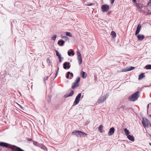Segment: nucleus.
<instances>
[{
  "mask_svg": "<svg viewBox=\"0 0 151 151\" xmlns=\"http://www.w3.org/2000/svg\"><path fill=\"white\" fill-rule=\"evenodd\" d=\"M74 93L73 91V90H71L70 93L68 95L66 96L65 95V98H67L68 97L71 96H72Z\"/></svg>",
  "mask_w": 151,
  "mask_h": 151,
  "instance_id": "412c9836",
  "label": "nucleus"
},
{
  "mask_svg": "<svg viewBox=\"0 0 151 151\" xmlns=\"http://www.w3.org/2000/svg\"><path fill=\"white\" fill-rule=\"evenodd\" d=\"M55 52L56 53V55L58 57H60V55L59 54L58 51L57 50H56Z\"/></svg>",
  "mask_w": 151,
  "mask_h": 151,
  "instance_id": "f704fd0d",
  "label": "nucleus"
},
{
  "mask_svg": "<svg viewBox=\"0 0 151 151\" xmlns=\"http://www.w3.org/2000/svg\"><path fill=\"white\" fill-rule=\"evenodd\" d=\"M111 34L113 37H116V33L112 31L111 32Z\"/></svg>",
  "mask_w": 151,
  "mask_h": 151,
  "instance_id": "bb28decb",
  "label": "nucleus"
},
{
  "mask_svg": "<svg viewBox=\"0 0 151 151\" xmlns=\"http://www.w3.org/2000/svg\"><path fill=\"white\" fill-rule=\"evenodd\" d=\"M149 104H148L147 106V109H148L149 108Z\"/></svg>",
  "mask_w": 151,
  "mask_h": 151,
  "instance_id": "a18cd8bd",
  "label": "nucleus"
},
{
  "mask_svg": "<svg viewBox=\"0 0 151 151\" xmlns=\"http://www.w3.org/2000/svg\"><path fill=\"white\" fill-rule=\"evenodd\" d=\"M144 74L143 73H142L140 75H139V79L140 80L142 78H143L144 77Z\"/></svg>",
  "mask_w": 151,
  "mask_h": 151,
  "instance_id": "5701e85b",
  "label": "nucleus"
},
{
  "mask_svg": "<svg viewBox=\"0 0 151 151\" xmlns=\"http://www.w3.org/2000/svg\"><path fill=\"white\" fill-rule=\"evenodd\" d=\"M70 72H67V75L66 76V78H69V74H70Z\"/></svg>",
  "mask_w": 151,
  "mask_h": 151,
  "instance_id": "2f4dec72",
  "label": "nucleus"
},
{
  "mask_svg": "<svg viewBox=\"0 0 151 151\" xmlns=\"http://www.w3.org/2000/svg\"><path fill=\"white\" fill-rule=\"evenodd\" d=\"M47 78H48V77H47Z\"/></svg>",
  "mask_w": 151,
  "mask_h": 151,
  "instance_id": "603ef678",
  "label": "nucleus"
},
{
  "mask_svg": "<svg viewBox=\"0 0 151 151\" xmlns=\"http://www.w3.org/2000/svg\"><path fill=\"white\" fill-rule=\"evenodd\" d=\"M57 37V36L55 35H53L52 37H51V38L53 40H55L56 39V38Z\"/></svg>",
  "mask_w": 151,
  "mask_h": 151,
  "instance_id": "7c9ffc66",
  "label": "nucleus"
},
{
  "mask_svg": "<svg viewBox=\"0 0 151 151\" xmlns=\"http://www.w3.org/2000/svg\"><path fill=\"white\" fill-rule=\"evenodd\" d=\"M101 8L102 11L105 12L108 11L109 9V6L106 4H104L102 6Z\"/></svg>",
  "mask_w": 151,
  "mask_h": 151,
  "instance_id": "0eeeda50",
  "label": "nucleus"
},
{
  "mask_svg": "<svg viewBox=\"0 0 151 151\" xmlns=\"http://www.w3.org/2000/svg\"><path fill=\"white\" fill-rule=\"evenodd\" d=\"M149 144L151 146V143H150Z\"/></svg>",
  "mask_w": 151,
  "mask_h": 151,
  "instance_id": "8fccbe9b",
  "label": "nucleus"
},
{
  "mask_svg": "<svg viewBox=\"0 0 151 151\" xmlns=\"http://www.w3.org/2000/svg\"><path fill=\"white\" fill-rule=\"evenodd\" d=\"M137 37L138 40L142 41L144 38L145 36L143 35H137Z\"/></svg>",
  "mask_w": 151,
  "mask_h": 151,
  "instance_id": "ddd939ff",
  "label": "nucleus"
},
{
  "mask_svg": "<svg viewBox=\"0 0 151 151\" xmlns=\"http://www.w3.org/2000/svg\"><path fill=\"white\" fill-rule=\"evenodd\" d=\"M64 41L63 40H60L58 41V44L60 46H62L64 45Z\"/></svg>",
  "mask_w": 151,
  "mask_h": 151,
  "instance_id": "dca6fc26",
  "label": "nucleus"
},
{
  "mask_svg": "<svg viewBox=\"0 0 151 151\" xmlns=\"http://www.w3.org/2000/svg\"><path fill=\"white\" fill-rule=\"evenodd\" d=\"M81 93H79L76 97L75 100L73 104L75 105L77 104L79 102L81 96Z\"/></svg>",
  "mask_w": 151,
  "mask_h": 151,
  "instance_id": "423d86ee",
  "label": "nucleus"
},
{
  "mask_svg": "<svg viewBox=\"0 0 151 151\" xmlns=\"http://www.w3.org/2000/svg\"><path fill=\"white\" fill-rule=\"evenodd\" d=\"M68 55L69 56H71V54H72L73 56L74 55V52L72 49L70 50V52L68 51Z\"/></svg>",
  "mask_w": 151,
  "mask_h": 151,
  "instance_id": "6ab92c4d",
  "label": "nucleus"
},
{
  "mask_svg": "<svg viewBox=\"0 0 151 151\" xmlns=\"http://www.w3.org/2000/svg\"><path fill=\"white\" fill-rule=\"evenodd\" d=\"M142 123L145 128H148L151 125L150 122L146 118H143Z\"/></svg>",
  "mask_w": 151,
  "mask_h": 151,
  "instance_id": "f03ea898",
  "label": "nucleus"
},
{
  "mask_svg": "<svg viewBox=\"0 0 151 151\" xmlns=\"http://www.w3.org/2000/svg\"><path fill=\"white\" fill-rule=\"evenodd\" d=\"M59 70V68L58 67V70H57V71H58V72Z\"/></svg>",
  "mask_w": 151,
  "mask_h": 151,
  "instance_id": "49530a36",
  "label": "nucleus"
},
{
  "mask_svg": "<svg viewBox=\"0 0 151 151\" xmlns=\"http://www.w3.org/2000/svg\"><path fill=\"white\" fill-rule=\"evenodd\" d=\"M103 126L102 125H101L99 127L98 129L99 131L101 132L102 133L103 132L102 131V129H103Z\"/></svg>",
  "mask_w": 151,
  "mask_h": 151,
  "instance_id": "b1692460",
  "label": "nucleus"
},
{
  "mask_svg": "<svg viewBox=\"0 0 151 151\" xmlns=\"http://www.w3.org/2000/svg\"><path fill=\"white\" fill-rule=\"evenodd\" d=\"M45 150H47V148H46V147L45 148Z\"/></svg>",
  "mask_w": 151,
  "mask_h": 151,
  "instance_id": "de8ad7c7",
  "label": "nucleus"
},
{
  "mask_svg": "<svg viewBox=\"0 0 151 151\" xmlns=\"http://www.w3.org/2000/svg\"><path fill=\"white\" fill-rule=\"evenodd\" d=\"M136 6L138 9L142 7V5L139 3H138L136 4Z\"/></svg>",
  "mask_w": 151,
  "mask_h": 151,
  "instance_id": "cd10ccee",
  "label": "nucleus"
},
{
  "mask_svg": "<svg viewBox=\"0 0 151 151\" xmlns=\"http://www.w3.org/2000/svg\"><path fill=\"white\" fill-rule=\"evenodd\" d=\"M124 130L125 134L127 136L128 135H129V134L130 132L128 130H127V129L125 128L124 129Z\"/></svg>",
  "mask_w": 151,
  "mask_h": 151,
  "instance_id": "4be33fe9",
  "label": "nucleus"
},
{
  "mask_svg": "<svg viewBox=\"0 0 151 151\" xmlns=\"http://www.w3.org/2000/svg\"><path fill=\"white\" fill-rule=\"evenodd\" d=\"M73 135H75L78 137L80 136L82 137H84L85 136H86L87 134L82 132L80 131L77 130L74 131L72 133Z\"/></svg>",
  "mask_w": 151,
  "mask_h": 151,
  "instance_id": "7ed1b4c3",
  "label": "nucleus"
},
{
  "mask_svg": "<svg viewBox=\"0 0 151 151\" xmlns=\"http://www.w3.org/2000/svg\"><path fill=\"white\" fill-rule=\"evenodd\" d=\"M17 105H18V109L20 108L23 110L24 109L23 108L22 106H21V105H20L19 104H17Z\"/></svg>",
  "mask_w": 151,
  "mask_h": 151,
  "instance_id": "72a5a7b5",
  "label": "nucleus"
},
{
  "mask_svg": "<svg viewBox=\"0 0 151 151\" xmlns=\"http://www.w3.org/2000/svg\"><path fill=\"white\" fill-rule=\"evenodd\" d=\"M114 0H111V3L112 4L114 2Z\"/></svg>",
  "mask_w": 151,
  "mask_h": 151,
  "instance_id": "58836bf2",
  "label": "nucleus"
},
{
  "mask_svg": "<svg viewBox=\"0 0 151 151\" xmlns=\"http://www.w3.org/2000/svg\"><path fill=\"white\" fill-rule=\"evenodd\" d=\"M47 62L48 63H50V60L49 59L47 58Z\"/></svg>",
  "mask_w": 151,
  "mask_h": 151,
  "instance_id": "4c0bfd02",
  "label": "nucleus"
},
{
  "mask_svg": "<svg viewBox=\"0 0 151 151\" xmlns=\"http://www.w3.org/2000/svg\"><path fill=\"white\" fill-rule=\"evenodd\" d=\"M141 26L140 24H138L137 27V30L135 32V35H137L141 29Z\"/></svg>",
  "mask_w": 151,
  "mask_h": 151,
  "instance_id": "9b49d317",
  "label": "nucleus"
},
{
  "mask_svg": "<svg viewBox=\"0 0 151 151\" xmlns=\"http://www.w3.org/2000/svg\"><path fill=\"white\" fill-rule=\"evenodd\" d=\"M104 21L101 19H99L98 21V23L99 24H101L103 23V22H104Z\"/></svg>",
  "mask_w": 151,
  "mask_h": 151,
  "instance_id": "c85d7f7f",
  "label": "nucleus"
},
{
  "mask_svg": "<svg viewBox=\"0 0 151 151\" xmlns=\"http://www.w3.org/2000/svg\"><path fill=\"white\" fill-rule=\"evenodd\" d=\"M150 116L151 117V114L150 115Z\"/></svg>",
  "mask_w": 151,
  "mask_h": 151,
  "instance_id": "09e8293b",
  "label": "nucleus"
},
{
  "mask_svg": "<svg viewBox=\"0 0 151 151\" xmlns=\"http://www.w3.org/2000/svg\"><path fill=\"white\" fill-rule=\"evenodd\" d=\"M134 68L135 67L131 66L128 68H125L122 71V72H126L129 71L134 69Z\"/></svg>",
  "mask_w": 151,
  "mask_h": 151,
  "instance_id": "f8f14e48",
  "label": "nucleus"
},
{
  "mask_svg": "<svg viewBox=\"0 0 151 151\" xmlns=\"http://www.w3.org/2000/svg\"><path fill=\"white\" fill-rule=\"evenodd\" d=\"M70 78L72 79V77H73V74L72 73H70Z\"/></svg>",
  "mask_w": 151,
  "mask_h": 151,
  "instance_id": "e433bc0d",
  "label": "nucleus"
},
{
  "mask_svg": "<svg viewBox=\"0 0 151 151\" xmlns=\"http://www.w3.org/2000/svg\"><path fill=\"white\" fill-rule=\"evenodd\" d=\"M28 140L29 141H30L32 140V139H31L29 138L28 139Z\"/></svg>",
  "mask_w": 151,
  "mask_h": 151,
  "instance_id": "79ce46f5",
  "label": "nucleus"
},
{
  "mask_svg": "<svg viewBox=\"0 0 151 151\" xmlns=\"http://www.w3.org/2000/svg\"><path fill=\"white\" fill-rule=\"evenodd\" d=\"M147 5L148 6H151V0H150L148 3Z\"/></svg>",
  "mask_w": 151,
  "mask_h": 151,
  "instance_id": "c9c22d12",
  "label": "nucleus"
},
{
  "mask_svg": "<svg viewBox=\"0 0 151 151\" xmlns=\"http://www.w3.org/2000/svg\"><path fill=\"white\" fill-rule=\"evenodd\" d=\"M80 81V78L79 77H77L75 82L72 84V88L74 89L79 86L78 83Z\"/></svg>",
  "mask_w": 151,
  "mask_h": 151,
  "instance_id": "20e7f679",
  "label": "nucleus"
},
{
  "mask_svg": "<svg viewBox=\"0 0 151 151\" xmlns=\"http://www.w3.org/2000/svg\"><path fill=\"white\" fill-rule=\"evenodd\" d=\"M66 33V35L67 36H69L70 37H72V34L70 32H65Z\"/></svg>",
  "mask_w": 151,
  "mask_h": 151,
  "instance_id": "a878e982",
  "label": "nucleus"
},
{
  "mask_svg": "<svg viewBox=\"0 0 151 151\" xmlns=\"http://www.w3.org/2000/svg\"><path fill=\"white\" fill-rule=\"evenodd\" d=\"M93 4H92V3H88L87 4H85V5L87 6H91Z\"/></svg>",
  "mask_w": 151,
  "mask_h": 151,
  "instance_id": "473e14b6",
  "label": "nucleus"
},
{
  "mask_svg": "<svg viewBox=\"0 0 151 151\" xmlns=\"http://www.w3.org/2000/svg\"><path fill=\"white\" fill-rule=\"evenodd\" d=\"M114 128L113 127L111 128L108 132V134L109 136L111 135L114 134Z\"/></svg>",
  "mask_w": 151,
  "mask_h": 151,
  "instance_id": "9d476101",
  "label": "nucleus"
},
{
  "mask_svg": "<svg viewBox=\"0 0 151 151\" xmlns=\"http://www.w3.org/2000/svg\"><path fill=\"white\" fill-rule=\"evenodd\" d=\"M33 144L35 146H39V147L40 146L39 144L37 142L34 141L33 142Z\"/></svg>",
  "mask_w": 151,
  "mask_h": 151,
  "instance_id": "c756f323",
  "label": "nucleus"
},
{
  "mask_svg": "<svg viewBox=\"0 0 151 151\" xmlns=\"http://www.w3.org/2000/svg\"><path fill=\"white\" fill-rule=\"evenodd\" d=\"M0 146H2L6 147H8V144L3 142L0 143Z\"/></svg>",
  "mask_w": 151,
  "mask_h": 151,
  "instance_id": "2eb2a0df",
  "label": "nucleus"
},
{
  "mask_svg": "<svg viewBox=\"0 0 151 151\" xmlns=\"http://www.w3.org/2000/svg\"><path fill=\"white\" fill-rule=\"evenodd\" d=\"M58 58L59 59H61V58L60 57H60H58Z\"/></svg>",
  "mask_w": 151,
  "mask_h": 151,
  "instance_id": "37998d69",
  "label": "nucleus"
},
{
  "mask_svg": "<svg viewBox=\"0 0 151 151\" xmlns=\"http://www.w3.org/2000/svg\"><path fill=\"white\" fill-rule=\"evenodd\" d=\"M60 36L61 38L63 39H64L65 41H69V39L67 36H63L62 35H61Z\"/></svg>",
  "mask_w": 151,
  "mask_h": 151,
  "instance_id": "aec40b11",
  "label": "nucleus"
},
{
  "mask_svg": "<svg viewBox=\"0 0 151 151\" xmlns=\"http://www.w3.org/2000/svg\"><path fill=\"white\" fill-rule=\"evenodd\" d=\"M110 14V13H109V12L108 13V14Z\"/></svg>",
  "mask_w": 151,
  "mask_h": 151,
  "instance_id": "3c124183",
  "label": "nucleus"
},
{
  "mask_svg": "<svg viewBox=\"0 0 151 151\" xmlns=\"http://www.w3.org/2000/svg\"><path fill=\"white\" fill-rule=\"evenodd\" d=\"M139 92L137 91L134 93L133 94L132 96H129V100L132 101H134L137 99L139 97Z\"/></svg>",
  "mask_w": 151,
  "mask_h": 151,
  "instance_id": "f257e3e1",
  "label": "nucleus"
},
{
  "mask_svg": "<svg viewBox=\"0 0 151 151\" xmlns=\"http://www.w3.org/2000/svg\"><path fill=\"white\" fill-rule=\"evenodd\" d=\"M58 71H57L56 73V76L55 77H56L57 76V75L58 74Z\"/></svg>",
  "mask_w": 151,
  "mask_h": 151,
  "instance_id": "ea45409f",
  "label": "nucleus"
},
{
  "mask_svg": "<svg viewBox=\"0 0 151 151\" xmlns=\"http://www.w3.org/2000/svg\"><path fill=\"white\" fill-rule=\"evenodd\" d=\"M108 94H106V95L104 96L100 97L98 99V103H101L103 102L104 100H105L108 97Z\"/></svg>",
  "mask_w": 151,
  "mask_h": 151,
  "instance_id": "39448f33",
  "label": "nucleus"
},
{
  "mask_svg": "<svg viewBox=\"0 0 151 151\" xmlns=\"http://www.w3.org/2000/svg\"><path fill=\"white\" fill-rule=\"evenodd\" d=\"M137 0H132V1L134 3Z\"/></svg>",
  "mask_w": 151,
  "mask_h": 151,
  "instance_id": "a19ab883",
  "label": "nucleus"
},
{
  "mask_svg": "<svg viewBox=\"0 0 151 151\" xmlns=\"http://www.w3.org/2000/svg\"><path fill=\"white\" fill-rule=\"evenodd\" d=\"M145 68L147 69H151V65H147L145 67Z\"/></svg>",
  "mask_w": 151,
  "mask_h": 151,
  "instance_id": "393cba45",
  "label": "nucleus"
},
{
  "mask_svg": "<svg viewBox=\"0 0 151 151\" xmlns=\"http://www.w3.org/2000/svg\"><path fill=\"white\" fill-rule=\"evenodd\" d=\"M81 75L82 77L83 78H86V77L87 76L86 74V73L85 72L83 71H81Z\"/></svg>",
  "mask_w": 151,
  "mask_h": 151,
  "instance_id": "a211bd4d",
  "label": "nucleus"
},
{
  "mask_svg": "<svg viewBox=\"0 0 151 151\" xmlns=\"http://www.w3.org/2000/svg\"><path fill=\"white\" fill-rule=\"evenodd\" d=\"M62 62V61L61 59H59V62Z\"/></svg>",
  "mask_w": 151,
  "mask_h": 151,
  "instance_id": "c03bdc74",
  "label": "nucleus"
},
{
  "mask_svg": "<svg viewBox=\"0 0 151 151\" xmlns=\"http://www.w3.org/2000/svg\"><path fill=\"white\" fill-rule=\"evenodd\" d=\"M127 138L130 140L132 141H134V137L130 135H128L127 136Z\"/></svg>",
  "mask_w": 151,
  "mask_h": 151,
  "instance_id": "f3484780",
  "label": "nucleus"
},
{
  "mask_svg": "<svg viewBox=\"0 0 151 151\" xmlns=\"http://www.w3.org/2000/svg\"><path fill=\"white\" fill-rule=\"evenodd\" d=\"M14 147H16V148H15L13 146L11 147V148L12 149V151H25L22 150L20 148L17 147V146H14Z\"/></svg>",
  "mask_w": 151,
  "mask_h": 151,
  "instance_id": "1a4fd4ad",
  "label": "nucleus"
},
{
  "mask_svg": "<svg viewBox=\"0 0 151 151\" xmlns=\"http://www.w3.org/2000/svg\"><path fill=\"white\" fill-rule=\"evenodd\" d=\"M77 59L78 60L79 65H81L82 62V58L81 53L79 52H77Z\"/></svg>",
  "mask_w": 151,
  "mask_h": 151,
  "instance_id": "6e6552de",
  "label": "nucleus"
},
{
  "mask_svg": "<svg viewBox=\"0 0 151 151\" xmlns=\"http://www.w3.org/2000/svg\"><path fill=\"white\" fill-rule=\"evenodd\" d=\"M70 67L69 63L65 62L63 64V68L64 69H66L67 68L69 69Z\"/></svg>",
  "mask_w": 151,
  "mask_h": 151,
  "instance_id": "4468645a",
  "label": "nucleus"
}]
</instances>
